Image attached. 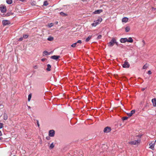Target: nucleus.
<instances>
[{
  "instance_id": "27",
  "label": "nucleus",
  "mask_w": 156,
  "mask_h": 156,
  "mask_svg": "<svg viewBox=\"0 0 156 156\" xmlns=\"http://www.w3.org/2000/svg\"><path fill=\"white\" fill-rule=\"evenodd\" d=\"M31 98V94H29L28 96V101H30Z\"/></svg>"
},
{
  "instance_id": "1",
  "label": "nucleus",
  "mask_w": 156,
  "mask_h": 156,
  "mask_svg": "<svg viewBox=\"0 0 156 156\" xmlns=\"http://www.w3.org/2000/svg\"><path fill=\"white\" fill-rule=\"evenodd\" d=\"M115 38H112L111 40L107 44L108 46L109 47H112L113 46L114 44L115 43Z\"/></svg>"
},
{
  "instance_id": "44",
  "label": "nucleus",
  "mask_w": 156,
  "mask_h": 156,
  "mask_svg": "<svg viewBox=\"0 0 156 156\" xmlns=\"http://www.w3.org/2000/svg\"><path fill=\"white\" fill-rule=\"evenodd\" d=\"M45 60L44 59V58H42L41 59V61H44Z\"/></svg>"
},
{
  "instance_id": "39",
  "label": "nucleus",
  "mask_w": 156,
  "mask_h": 156,
  "mask_svg": "<svg viewBox=\"0 0 156 156\" xmlns=\"http://www.w3.org/2000/svg\"><path fill=\"white\" fill-rule=\"evenodd\" d=\"M53 26V24L52 23H51L49 25V27H51L52 26Z\"/></svg>"
},
{
  "instance_id": "17",
  "label": "nucleus",
  "mask_w": 156,
  "mask_h": 156,
  "mask_svg": "<svg viewBox=\"0 0 156 156\" xmlns=\"http://www.w3.org/2000/svg\"><path fill=\"white\" fill-rule=\"evenodd\" d=\"M43 55H50V53L48 52L47 51H45L43 52Z\"/></svg>"
},
{
  "instance_id": "40",
  "label": "nucleus",
  "mask_w": 156,
  "mask_h": 156,
  "mask_svg": "<svg viewBox=\"0 0 156 156\" xmlns=\"http://www.w3.org/2000/svg\"><path fill=\"white\" fill-rule=\"evenodd\" d=\"M148 74L149 75H150L151 74V72L150 70H149L148 72Z\"/></svg>"
},
{
  "instance_id": "13",
  "label": "nucleus",
  "mask_w": 156,
  "mask_h": 156,
  "mask_svg": "<svg viewBox=\"0 0 156 156\" xmlns=\"http://www.w3.org/2000/svg\"><path fill=\"white\" fill-rule=\"evenodd\" d=\"M128 21V18L126 17L123 18L122 19V21L123 22L126 23Z\"/></svg>"
},
{
  "instance_id": "18",
  "label": "nucleus",
  "mask_w": 156,
  "mask_h": 156,
  "mask_svg": "<svg viewBox=\"0 0 156 156\" xmlns=\"http://www.w3.org/2000/svg\"><path fill=\"white\" fill-rule=\"evenodd\" d=\"M3 118L5 120H6V119H7L8 116L7 114L6 113H5L3 114Z\"/></svg>"
},
{
  "instance_id": "20",
  "label": "nucleus",
  "mask_w": 156,
  "mask_h": 156,
  "mask_svg": "<svg viewBox=\"0 0 156 156\" xmlns=\"http://www.w3.org/2000/svg\"><path fill=\"white\" fill-rule=\"evenodd\" d=\"M92 37V36H89L85 40V41L87 42L91 39Z\"/></svg>"
},
{
  "instance_id": "38",
  "label": "nucleus",
  "mask_w": 156,
  "mask_h": 156,
  "mask_svg": "<svg viewBox=\"0 0 156 156\" xmlns=\"http://www.w3.org/2000/svg\"><path fill=\"white\" fill-rule=\"evenodd\" d=\"M76 43H77L81 44L82 43V41L81 40H79L77 41V42Z\"/></svg>"
},
{
  "instance_id": "22",
  "label": "nucleus",
  "mask_w": 156,
  "mask_h": 156,
  "mask_svg": "<svg viewBox=\"0 0 156 156\" xmlns=\"http://www.w3.org/2000/svg\"><path fill=\"white\" fill-rule=\"evenodd\" d=\"M98 23L95 22V21H94V22L92 23V25L93 26L95 27L98 24Z\"/></svg>"
},
{
  "instance_id": "4",
  "label": "nucleus",
  "mask_w": 156,
  "mask_h": 156,
  "mask_svg": "<svg viewBox=\"0 0 156 156\" xmlns=\"http://www.w3.org/2000/svg\"><path fill=\"white\" fill-rule=\"evenodd\" d=\"M111 130V128L110 127L107 126L104 129L103 131L105 133H107L110 132Z\"/></svg>"
},
{
  "instance_id": "41",
  "label": "nucleus",
  "mask_w": 156,
  "mask_h": 156,
  "mask_svg": "<svg viewBox=\"0 0 156 156\" xmlns=\"http://www.w3.org/2000/svg\"><path fill=\"white\" fill-rule=\"evenodd\" d=\"M33 68L35 69H37V66L36 65H35V66H33Z\"/></svg>"
},
{
  "instance_id": "46",
  "label": "nucleus",
  "mask_w": 156,
  "mask_h": 156,
  "mask_svg": "<svg viewBox=\"0 0 156 156\" xmlns=\"http://www.w3.org/2000/svg\"><path fill=\"white\" fill-rule=\"evenodd\" d=\"M55 23H56V24H57V23H58V22H56Z\"/></svg>"
},
{
  "instance_id": "3",
  "label": "nucleus",
  "mask_w": 156,
  "mask_h": 156,
  "mask_svg": "<svg viewBox=\"0 0 156 156\" xmlns=\"http://www.w3.org/2000/svg\"><path fill=\"white\" fill-rule=\"evenodd\" d=\"M0 11L2 13H5L6 11V6L5 5H1L0 7Z\"/></svg>"
},
{
  "instance_id": "5",
  "label": "nucleus",
  "mask_w": 156,
  "mask_h": 156,
  "mask_svg": "<svg viewBox=\"0 0 156 156\" xmlns=\"http://www.w3.org/2000/svg\"><path fill=\"white\" fill-rule=\"evenodd\" d=\"M55 132L54 130H51L49 132V136L51 137H53L54 136Z\"/></svg>"
},
{
  "instance_id": "19",
  "label": "nucleus",
  "mask_w": 156,
  "mask_h": 156,
  "mask_svg": "<svg viewBox=\"0 0 156 156\" xmlns=\"http://www.w3.org/2000/svg\"><path fill=\"white\" fill-rule=\"evenodd\" d=\"M54 39V37H51V36H49L48 38H47V40L49 41H52Z\"/></svg>"
},
{
  "instance_id": "34",
  "label": "nucleus",
  "mask_w": 156,
  "mask_h": 156,
  "mask_svg": "<svg viewBox=\"0 0 156 156\" xmlns=\"http://www.w3.org/2000/svg\"><path fill=\"white\" fill-rule=\"evenodd\" d=\"M3 124L2 123H0V129L3 127Z\"/></svg>"
},
{
  "instance_id": "47",
  "label": "nucleus",
  "mask_w": 156,
  "mask_h": 156,
  "mask_svg": "<svg viewBox=\"0 0 156 156\" xmlns=\"http://www.w3.org/2000/svg\"><path fill=\"white\" fill-rule=\"evenodd\" d=\"M29 108H30V106H29Z\"/></svg>"
},
{
  "instance_id": "2",
  "label": "nucleus",
  "mask_w": 156,
  "mask_h": 156,
  "mask_svg": "<svg viewBox=\"0 0 156 156\" xmlns=\"http://www.w3.org/2000/svg\"><path fill=\"white\" fill-rule=\"evenodd\" d=\"M140 139L137 140H135L133 141H131L129 142V144L131 145H136L139 143L140 142Z\"/></svg>"
},
{
  "instance_id": "43",
  "label": "nucleus",
  "mask_w": 156,
  "mask_h": 156,
  "mask_svg": "<svg viewBox=\"0 0 156 156\" xmlns=\"http://www.w3.org/2000/svg\"><path fill=\"white\" fill-rule=\"evenodd\" d=\"M145 90V88H143L142 89V90L143 91H144Z\"/></svg>"
},
{
  "instance_id": "29",
  "label": "nucleus",
  "mask_w": 156,
  "mask_h": 156,
  "mask_svg": "<svg viewBox=\"0 0 156 156\" xmlns=\"http://www.w3.org/2000/svg\"><path fill=\"white\" fill-rule=\"evenodd\" d=\"M28 35L27 34H26L23 35V38L24 39H27L28 38Z\"/></svg>"
},
{
  "instance_id": "8",
  "label": "nucleus",
  "mask_w": 156,
  "mask_h": 156,
  "mask_svg": "<svg viewBox=\"0 0 156 156\" xmlns=\"http://www.w3.org/2000/svg\"><path fill=\"white\" fill-rule=\"evenodd\" d=\"M120 41L121 43H125L127 41V39L126 38H121Z\"/></svg>"
},
{
  "instance_id": "37",
  "label": "nucleus",
  "mask_w": 156,
  "mask_h": 156,
  "mask_svg": "<svg viewBox=\"0 0 156 156\" xmlns=\"http://www.w3.org/2000/svg\"><path fill=\"white\" fill-rule=\"evenodd\" d=\"M115 44L117 46H119V43H118V42H117L116 41V39H115Z\"/></svg>"
},
{
  "instance_id": "42",
  "label": "nucleus",
  "mask_w": 156,
  "mask_h": 156,
  "mask_svg": "<svg viewBox=\"0 0 156 156\" xmlns=\"http://www.w3.org/2000/svg\"><path fill=\"white\" fill-rule=\"evenodd\" d=\"M37 125L38 126V127H39V126H40V125H39V122H38V121H37Z\"/></svg>"
},
{
  "instance_id": "14",
  "label": "nucleus",
  "mask_w": 156,
  "mask_h": 156,
  "mask_svg": "<svg viewBox=\"0 0 156 156\" xmlns=\"http://www.w3.org/2000/svg\"><path fill=\"white\" fill-rule=\"evenodd\" d=\"M2 23L4 25H6L9 24V22L7 20H5L2 21Z\"/></svg>"
},
{
  "instance_id": "36",
  "label": "nucleus",
  "mask_w": 156,
  "mask_h": 156,
  "mask_svg": "<svg viewBox=\"0 0 156 156\" xmlns=\"http://www.w3.org/2000/svg\"><path fill=\"white\" fill-rule=\"evenodd\" d=\"M23 40V37H20L18 41H21Z\"/></svg>"
},
{
  "instance_id": "21",
  "label": "nucleus",
  "mask_w": 156,
  "mask_h": 156,
  "mask_svg": "<svg viewBox=\"0 0 156 156\" xmlns=\"http://www.w3.org/2000/svg\"><path fill=\"white\" fill-rule=\"evenodd\" d=\"M133 40L131 37H129V39H127V41L128 42L132 43L133 42Z\"/></svg>"
},
{
  "instance_id": "30",
  "label": "nucleus",
  "mask_w": 156,
  "mask_h": 156,
  "mask_svg": "<svg viewBox=\"0 0 156 156\" xmlns=\"http://www.w3.org/2000/svg\"><path fill=\"white\" fill-rule=\"evenodd\" d=\"M48 5V3L47 1H45L44 2L43 5L44 6H46Z\"/></svg>"
},
{
  "instance_id": "26",
  "label": "nucleus",
  "mask_w": 156,
  "mask_h": 156,
  "mask_svg": "<svg viewBox=\"0 0 156 156\" xmlns=\"http://www.w3.org/2000/svg\"><path fill=\"white\" fill-rule=\"evenodd\" d=\"M54 147V145L53 144V143H52L49 146V148L50 149H52Z\"/></svg>"
},
{
  "instance_id": "33",
  "label": "nucleus",
  "mask_w": 156,
  "mask_h": 156,
  "mask_svg": "<svg viewBox=\"0 0 156 156\" xmlns=\"http://www.w3.org/2000/svg\"><path fill=\"white\" fill-rule=\"evenodd\" d=\"M128 118V117H123L122 119L123 120H126Z\"/></svg>"
},
{
  "instance_id": "45",
  "label": "nucleus",
  "mask_w": 156,
  "mask_h": 156,
  "mask_svg": "<svg viewBox=\"0 0 156 156\" xmlns=\"http://www.w3.org/2000/svg\"><path fill=\"white\" fill-rule=\"evenodd\" d=\"M143 41V42L144 44H145V41H144L143 40V41Z\"/></svg>"
},
{
  "instance_id": "15",
  "label": "nucleus",
  "mask_w": 156,
  "mask_h": 156,
  "mask_svg": "<svg viewBox=\"0 0 156 156\" xmlns=\"http://www.w3.org/2000/svg\"><path fill=\"white\" fill-rule=\"evenodd\" d=\"M102 18L101 17H100L98 18V20L95 21V22H96V23H99L98 24H99L102 21Z\"/></svg>"
},
{
  "instance_id": "25",
  "label": "nucleus",
  "mask_w": 156,
  "mask_h": 156,
  "mask_svg": "<svg viewBox=\"0 0 156 156\" xmlns=\"http://www.w3.org/2000/svg\"><path fill=\"white\" fill-rule=\"evenodd\" d=\"M61 15L63 16H67V14L66 13H65L64 12H61L60 13Z\"/></svg>"
},
{
  "instance_id": "10",
  "label": "nucleus",
  "mask_w": 156,
  "mask_h": 156,
  "mask_svg": "<svg viewBox=\"0 0 156 156\" xmlns=\"http://www.w3.org/2000/svg\"><path fill=\"white\" fill-rule=\"evenodd\" d=\"M135 111L133 110L131 111L130 113H127V115L129 117H131L133 114L135 113Z\"/></svg>"
},
{
  "instance_id": "31",
  "label": "nucleus",
  "mask_w": 156,
  "mask_h": 156,
  "mask_svg": "<svg viewBox=\"0 0 156 156\" xmlns=\"http://www.w3.org/2000/svg\"><path fill=\"white\" fill-rule=\"evenodd\" d=\"M12 14V13L11 12H7L6 14V16H9Z\"/></svg>"
},
{
  "instance_id": "23",
  "label": "nucleus",
  "mask_w": 156,
  "mask_h": 156,
  "mask_svg": "<svg viewBox=\"0 0 156 156\" xmlns=\"http://www.w3.org/2000/svg\"><path fill=\"white\" fill-rule=\"evenodd\" d=\"M6 2L8 4H11L12 2V0H6Z\"/></svg>"
},
{
  "instance_id": "6",
  "label": "nucleus",
  "mask_w": 156,
  "mask_h": 156,
  "mask_svg": "<svg viewBox=\"0 0 156 156\" xmlns=\"http://www.w3.org/2000/svg\"><path fill=\"white\" fill-rule=\"evenodd\" d=\"M122 67L123 68H129V65L128 62L125 61L124 63L122 65Z\"/></svg>"
},
{
  "instance_id": "32",
  "label": "nucleus",
  "mask_w": 156,
  "mask_h": 156,
  "mask_svg": "<svg viewBox=\"0 0 156 156\" xmlns=\"http://www.w3.org/2000/svg\"><path fill=\"white\" fill-rule=\"evenodd\" d=\"M101 37H102L101 35H99L98 36L97 38V39L98 40L100 39H101Z\"/></svg>"
},
{
  "instance_id": "11",
  "label": "nucleus",
  "mask_w": 156,
  "mask_h": 156,
  "mask_svg": "<svg viewBox=\"0 0 156 156\" xmlns=\"http://www.w3.org/2000/svg\"><path fill=\"white\" fill-rule=\"evenodd\" d=\"M102 12V9H99L95 11L94 13V14H98L101 13Z\"/></svg>"
},
{
  "instance_id": "7",
  "label": "nucleus",
  "mask_w": 156,
  "mask_h": 156,
  "mask_svg": "<svg viewBox=\"0 0 156 156\" xmlns=\"http://www.w3.org/2000/svg\"><path fill=\"white\" fill-rule=\"evenodd\" d=\"M149 145L150 146L149 148H151L152 150H154V143H151L149 144Z\"/></svg>"
},
{
  "instance_id": "28",
  "label": "nucleus",
  "mask_w": 156,
  "mask_h": 156,
  "mask_svg": "<svg viewBox=\"0 0 156 156\" xmlns=\"http://www.w3.org/2000/svg\"><path fill=\"white\" fill-rule=\"evenodd\" d=\"M77 43H76V42L75 43L73 44H72L71 45V46L72 47L74 48V47H76V45H77Z\"/></svg>"
},
{
  "instance_id": "9",
  "label": "nucleus",
  "mask_w": 156,
  "mask_h": 156,
  "mask_svg": "<svg viewBox=\"0 0 156 156\" xmlns=\"http://www.w3.org/2000/svg\"><path fill=\"white\" fill-rule=\"evenodd\" d=\"M59 58H60V56L59 55H54L52 56H51V59H53L57 60Z\"/></svg>"
},
{
  "instance_id": "12",
  "label": "nucleus",
  "mask_w": 156,
  "mask_h": 156,
  "mask_svg": "<svg viewBox=\"0 0 156 156\" xmlns=\"http://www.w3.org/2000/svg\"><path fill=\"white\" fill-rule=\"evenodd\" d=\"M152 101L154 106H156V99L155 98L152 99Z\"/></svg>"
},
{
  "instance_id": "16",
  "label": "nucleus",
  "mask_w": 156,
  "mask_h": 156,
  "mask_svg": "<svg viewBox=\"0 0 156 156\" xmlns=\"http://www.w3.org/2000/svg\"><path fill=\"white\" fill-rule=\"evenodd\" d=\"M47 68L46 69V70L48 71H50L51 70V66L49 64H48L47 65Z\"/></svg>"
},
{
  "instance_id": "24",
  "label": "nucleus",
  "mask_w": 156,
  "mask_h": 156,
  "mask_svg": "<svg viewBox=\"0 0 156 156\" xmlns=\"http://www.w3.org/2000/svg\"><path fill=\"white\" fill-rule=\"evenodd\" d=\"M130 28L129 27H126L125 28V30L126 32H129L130 30Z\"/></svg>"
},
{
  "instance_id": "35",
  "label": "nucleus",
  "mask_w": 156,
  "mask_h": 156,
  "mask_svg": "<svg viewBox=\"0 0 156 156\" xmlns=\"http://www.w3.org/2000/svg\"><path fill=\"white\" fill-rule=\"evenodd\" d=\"M147 67V66H146V65H144L143 67V69H146Z\"/></svg>"
}]
</instances>
